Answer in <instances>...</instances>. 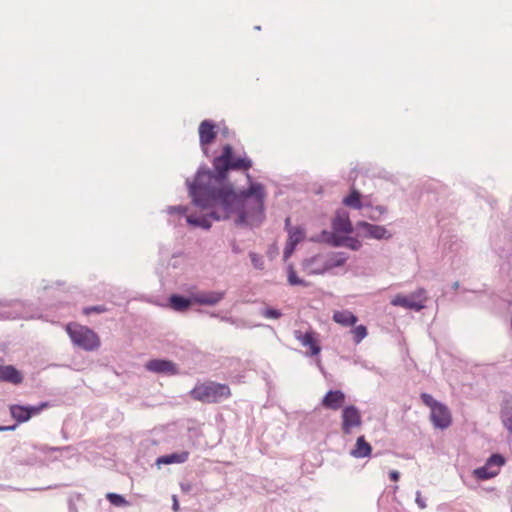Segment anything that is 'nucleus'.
I'll return each mask as SVG.
<instances>
[{
	"instance_id": "f257e3e1",
	"label": "nucleus",
	"mask_w": 512,
	"mask_h": 512,
	"mask_svg": "<svg viewBox=\"0 0 512 512\" xmlns=\"http://www.w3.org/2000/svg\"><path fill=\"white\" fill-rule=\"evenodd\" d=\"M251 167L252 161L245 154L235 155L230 144L224 145L221 154L213 160L216 174L200 171L190 186L193 203L204 210L211 209V212L202 217L188 215L187 222L205 229L211 227L209 218L225 220L235 217L237 225L260 224L264 218V186L251 182L246 191L236 193L231 185H224L229 170L248 171Z\"/></svg>"
},
{
	"instance_id": "f03ea898",
	"label": "nucleus",
	"mask_w": 512,
	"mask_h": 512,
	"mask_svg": "<svg viewBox=\"0 0 512 512\" xmlns=\"http://www.w3.org/2000/svg\"><path fill=\"white\" fill-rule=\"evenodd\" d=\"M347 256L342 252H321L305 258L301 270L306 275H322L345 264Z\"/></svg>"
},
{
	"instance_id": "7ed1b4c3",
	"label": "nucleus",
	"mask_w": 512,
	"mask_h": 512,
	"mask_svg": "<svg viewBox=\"0 0 512 512\" xmlns=\"http://www.w3.org/2000/svg\"><path fill=\"white\" fill-rule=\"evenodd\" d=\"M188 395L196 401L212 404L220 403L231 395L230 387L214 381L197 382Z\"/></svg>"
},
{
	"instance_id": "20e7f679",
	"label": "nucleus",
	"mask_w": 512,
	"mask_h": 512,
	"mask_svg": "<svg viewBox=\"0 0 512 512\" xmlns=\"http://www.w3.org/2000/svg\"><path fill=\"white\" fill-rule=\"evenodd\" d=\"M65 331L73 346L84 351H95L101 345L98 334L91 328L79 324V322H67Z\"/></svg>"
},
{
	"instance_id": "39448f33",
	"label": "nucleus",
	"mask_w": 512,
	"mask_h": 512,
	"mask_svg": "<svg viewBox=\"0 0 512 512\" xmlns=\"http://www.w3.org/2000/svg\"><path fill=\"white\" fill-rule=\"evenodd\" d=\"M295 338L301 343L303 347H307L308 350L305 352V356L307 357H316V365L321 371L323 375L326 374V371L322 365L321 359L319 355L322 350V346L320 345L318 339V333L313 331L312 329L307 330L306 332H302L300 330L294 331Z\"/></svg>"
},
{
	"instance_id": "423d86ee",
	"label": "nucleus",
	"mask_w": 512,
	"mask_h": 512,
	"mask_svg": "<svg viewBox=\"0 0 512 512\" xmlns=\"http://www.w3.org/2000/svg\"><path fill=\"white\" fill-rule=\"evenodd\" d=\"M51 403L49 401H41L36 405L31 404H10L9 413L11 418L17 424L28 422L31 418L39 415L43 410L49 408Z\"/></svg>"
},
{
	"instance_id": "0eeeda50",
	"label": "nucleus",
	"mask_w": 512,
	"mask_h": 512,
	"mask_svg": "<svg viewBox=\"0 0 512 512\" xmlns=\"http://www.w3.org/2000/svg\"><path fill=\"white\" fill-rule=\"evenodd\" d=\"M427 293L425 289L419 288L409 295L398 294L392 300L393 306H400L405 309L419 311L425 307Z\"/></svg>"
},
{
	"instance_id": "6e6552de",
	"label": "nucleus",
	"mask_w": 512,
	"mask_h": 512,
	"mask_svg": "<svg viewBox=\"0 0 512 512\" xmlns=\"http://www.w3.org/2000/svg\"><path fill=\"white\" fill-rule=\"evenodd\" d=\"M362 424V414L356 405L349 404L343 407L341 412V430L343 434H351L353 429L361 427Z\"/></svg>"
},
{
	"instance_id": "1a4fd4ad",
	"label": "nucleus",
	"mask_w": 512,
	"mask_h": 512,
	"mask_svg": "<svg viewBox=\"0 0 512 512\" xmlns=\"http://www.w3.org/2000/svg\"><path fill=\"white\" fill-rule=\"evenodd\" d=\"M145 368L149 372L164 376H173L179 374L178 365L167 358L151 359L146 362Z\"/></svg>"
},
{
	"instance_id": "9d476101",
	"label": "nucleus",
	"mask_w": 512,
	"mask_h": 512,
	"mask_svg": "<svg viewBox=\"0 0 512 512\" xmlns=\"http://www.w3.org/2000/svg\"><path fill=\"white\" fill-rule=\"evenodd\" d=\"M430 420L434 428L445 430L452 424V415L448 406L440 403L437 407H433L430 411Z\"/></svg>"
},
{
	"instance_id": "9b49d317",
	"label": "nucleus",
	"mask_w": 512,
	"mask_h": 512,
	"mask_svg": "<svg viewBox=\"0 0 512 512\" xmlns=\"http://www.w3.org/2000/svg\"><path fill=\"white\" fill-rule=\"evenodd\" d=\"M346 402V394L340 389H329L321 399V406L325 409H343Z\"/></svg>"
},
{
	"instance_id": "f8f14e48",
	"label": "nucleus",
	"mask_w": 512,
	"mask_h": 512,
	"mask_svg": "<svg viewBox=\"0 0 512 512\" xmlns=\"http://www.w3.org/2000/svg\"><path fill=\"white\" fill-rule=\"evenodd\" d=\"M199 143L205 154H207L208 146L214 142L217 136L216 126L210 120H204L198 128Z\"/></svg>"
},
{
	"instance_id": "ddd939ff",
	"label": "nucleus",
	"mask_w": 512,
	"mask_h": 512,
	"mask_svg": "<svg viewBox=\"0 0 512 512\" xmlns=\"http://www.w3.org/2000/svg\"><path fill=\"white\" fill-rule=\"evenodd\" d=\"M305 236V230L300 226L288 229V239L283 252L284 260H287L292 256L297 244L302 242L305 239Z\"/></svg>"
},
{
	"instance_id": "4468645a",
	"label": "nucleus",
	"mask_w": 512,
	"mask_h": 512,
	"mask_svg": "<svg viewBox=\"0 0 512 512\" xmlns=\"http://www.w3.org/2000/svg\"><path fill=\"white\" fill-rule=\"evenodd\" d=\"M502 395L500 419L504 428L512 434V394L507 391H502Z\"/></svg>"
},
{
	"instance_id": "2eb2a0df",
	"label": "nucleus",
	"mask_w": 512,
	"mask_h": 512,
	"mask_svg": "<svg viewBox=\"0 0 512 512\" xmlns=\"http://www.w3.org/2000/svg\"><path fill=\"white\" fill-rule=\"evenodd\" d=\"M357 227L359 229L364 230L363 236L366 238L381 240L389 239L391 237V234L388 232V230L381 225H375L365 221H360L357 223Z\"/></svg>"
},
{
	"instance_id": "dca6fc26",
	"label": "nucleus",
	"mask_w": 512,
	"mask_h": 512,
	"mask_svg": "<svg viewBox=\"0 0 512 512\" xmlns=\"http://www.w3.org/2000/svg\"><path fill=\"white\" fill-rule=\"evenodd\" d=\"M23 380V373L14 365H0V382L20 385Z\"/></svg>"
},
{
	"instance_id": "f3484780",
	"label": "nucleus",
	"mask_w": 512,
	"mask_h": 512,
	"mask_svg": "<svg viewBox=\"0 0 512 512\" xmlns=\"http://www.w3.org/2000/svg\"><path fill=\"white\" fill-rule=\"evenodd\" d=\"M189 451H175L169 454L160 455L155 460V465L158 468H161L163 465H171V464H182L185 463L189 458Z\"/></svg>"
},
{
	"instance_id": "a211bd4d",
	"label": "nucleus",
	"mask_w": 512,
	"mask_h": 512,
	"mask_svg": "<svg viewBox=\"0 0 512 512\" xmlns=\"http://www.w3.org/2000/svg\"><path fill=\"white\" fill-rule=\"evenodd\" d=\"M334 236L348 234L352 231V224L349 215L345 211L338 212L332 221Z\"/></svg>"
},
{
	"instance_id": "6ab92c4d",
	"label": "nucleus",
	"mask_w": 512,
	"mask_h": 512,
	"mask_svg": "<svg viewBox=\"0 0 512 512\" xmlns=\"http://www.w3.org/2000/svg\"><path fill=\"white\" fill-rule=\"evenodd\" d=\"M372 445L365 439L364 435L357 437L354 447L350 451V455L356 459L370 457L372 454Z\"/></svg>"
},
{
	"instance_id": "aec40b11",
	"label": "nucleus",
	"mask_w": 512,
	"mask_h": 512,
	"mask_svg": "<svg viewBox=\"0 0 512 512\" xmlns=\"http://www.w3.org/2000/svg\"><path fill=\"white\" fill-rule=\"evenodd\" d=\"M223 298V293L214 291H200L192 294V302L200 305H215Z\"/></svg>"
},
{
	"instance_id": "412c9836",
	"label": "nucleus",
	"mask_w": 512,
	"mask_h": 512,
	"mask_svg": "<svg viewBox=\"0 0 512 512\" xmlns=\"http://www.w3.org/2000/svg\"><path fill=\"white\" fill-rule=\"evenodd\" d=\"M500 473L499 469H492L485 463L483 466L477 467L473 470L472 475L477 481H486L496 477Z\"/></svg>"
},
{
	"instance_id": "4be33fe9",
	"label": "nucleus",
	"mask_w": 512,
	"mask_h": 512,
	"mask_svg": "<svg viewBox=\"0 0 512 512\" xmlns=\"http://www.w3.org/2000/svg\"><path fill=\"white\" fill-rule=\"evenodd\" d=\"M86 500L84 494L80 492H70L67 497L68 512H79L80 508L85 505Z\"/></svg>"
},
{
	"instance_id": "5701e85b",
	"label": "nucleus",
	"mask_w": 512,
	"mask_h": 512,
	"mask_svg": "<svg viewBox=\"0 0 512 512\" xmlns=\"http://www.w3.org/2000/svg\"><path fill=\"white\" fill-rule=\"evenodd\" d=\"M339 324L349 327L351 326L352 329L350 330V333L353 335V342L355 344H359L367 335L368 330L367 327L363 324L356 325L357 322H338Z\"/></svg>"
},
{
	"instance_id": "b1692460",
	"label": "nucleus",
	"mask_w": 512,
	"mask_h": 512,
	"mask_svg": "<svg viewBox=\"0 0 512 512\" xmlns=\"http://www.w3.org/2000/svg\"><path fill=\"white\" fill-rule=\"evenodd\" d=\"M343 204L349 208L353 209H361L363 206H369L367 203H362V195L361 193L353 188L350 194L343 198Z\"/></svg>"
},
{
	"instance_id": "393cba45",
	"label": "nucleus",
	"mask_w": 512,
	"mask_h": 512,
	"mask_svg": "<svg viewBox=\"0 0 512 512\" xmlns=\"http://www.w3.org/2000/svg\"><path fill=\"white\" fill-rule=\"evenodd\" d=\"M169 304L174 310L184 311L193 305L192 295L189 298L180 295H172L169 299Z\"/></svg>"
},
{
	"instance_id": "a878e982",
	"label": "nucleus",
	"mask_w": 512,
	"mask_h": 512,
	"mask_svg": "<svg viewBox=\"0 0 512 512\" xmlns=\"http://www.w3.org/2000/svg\"><path fill=\"white\" fill-rule=\"evenodd\" d=\"M333 244L335 246L344 245L352 250H358L361 247V242L356 238L343 236H333Z\"/></svg>"
},
{
	"instance_id": "bb28decb",
	"label": "nucleus",
	"mask_w": 512,
	"mask_h": 512,
	"mask_svg": "<svg viewBox=\"0 0 512 512\" xmlns=\"http://www.w3.org/2000/svg\"><path fill=\"white\" fill-rule=\"evenodd\" d=\"M105 498L114 507L123 508L130 505V502L126 497L119 493L108 492L106 493Z\"/></svg>"
},
{
	"instance_id": "cd10ccee",
	"label": "nucleus",
	"mask_w": 512,
	"mask_h": 512,
	"mask_svg": "<svg viewBox=\"0 0 512 512\" xmlns=\"http://www.w3.org/2000/svg\"><path fill=\"white\" fill-rule=\"evenodd\" d=\"M485 463L487 464V466H491V467H498L497 469H499L500 467L504 466L506 464V458L501 454V453H492L485 461Z\"/></svg>"
},
{
	"instance_id": "c85d7f7f",
	"label": "nucleus",
	"mask_w": 512,
	"mask_h": 512,
	"mask_svg": "<svg viewBox=\"0 0 512 512\" xmlns=\"http://www.w3.org/2000/svg\"><path fill=\"white\" fill-rule=\"evenodd\" d=\"M288 283L292 286H296V285L307 286L308 285V283L305 280H303L297 276L293 265L288 266Z\"/></svg>"
},
{
	"instance_id": "c756f323",
	"label": "nucleus",
	"mask_w": 512,
	"mask_h": 512,
	"mask_svg": "<svg viewBox=\"0 0 512 512\" xmlns=\"http://www.w3.org/2000/svg\"><path fill=\"white\" fill-rule=\"evenodd\" d=\"M420 399L427 407L430 408V411L433 410V407H437L441 403L427 392H422L420 394Z\"/></svg>"
},
{
	"instance_id": "7c9ffc66",
	"label": "nucleus",
	"mask_w": 512,
	"mask_h": 512,
	"mask_svg": "<svg viewBox=\"0 0 512 512\" xmlns=\"http://www.w3.org/2000/svg\"><path fill=\"white\" fill-rule=\"evenodd\" d=\"M333 320H357L350 311H337L333 315Z\"/></svg>"
},
{
	"instance_id": "2f4dec72",
	"label": "nucleus",
	"mask_w": 512,
	"mask_h": 512,
	"mask_svg": "<svg viewBox=\"0 0 512 512\" xmlns=\"http://www.w3.org/2000/svg\"><path fill=\"white\" fill-rule=\"evenodd\" d=\"M261 315L265 318H273V319H277V318H280L282 315H281V312L277 309H273V308H265L263 309Z\"/></svg>"
},
{
	"instance_id": "473e14b6",
	"label": "nucleus",
	"mask_w": 512,
	"mask_h": 512,
	"mask_svg": "<svg viewBox=\"0 0 512 512\" xmlns=\"http://www.w3.org/2000/svg\"><path fill=\"white\" fill-rule=\"evenodd\" d=\"M250 258H251V261H252L254 267H256L257 269H263L264 261L261 256H259L256 253H251Z\"/></svg>"
},
{
	"instance_id": "72a5a7b5",
	"label": "nucleus",
	"mask_w": 512,
	"mask_h": 512,
	"mask_svg": "<svg viewBox=\"0 0 512 512\" xmlns=\"http://www.w3.org/2000/svg\"><path fill=\"white\" fill-rule=\"evenodd\" d=\"M386 212V209L383 206H377L373 210L371 214L368 215V217L372 220H378L381 215H383Z\"/></svg>"
},
{
	"instance_id": "f704fd0d",
	"label": "nucleus",
	"mask_w": 512,
	"mask_h": 512,
	"mask_svg": "<svg viewBox=\"0 0 512 512\" xmlns=\"http://www.w3.org/2000/svg\"><path fill=\"white\" fill-rule=\"evenodd\" d=\"M104 311H105V307L104 306L97 305V306H92V307L85 308L84 314L86 316H89L91 312L101 313V312H104Z\"/></svg>"
},
{
	"instance_id": "c9c22d12",
	"label": "nucleus",
	"mask_w": 512,
	"mask_h": 512,
	"mask_svg": "<svg viewBox=\"0 0 512 512\" xmlns=\"http://www.w3.org/2000/svg\"><path fill=\"white\" fill-rule=\"evenodd\" d=\"M168 212L170 214H173V213L185 214L187 212V208L184 206H172V207L168 208Z\"/></svg>"
},
{
	"instance_id": "e433bc0d",
	"label": "nucleus",
	"mask_w": 512,
	"mask_h": 512,
	"mask_svg": "<svg viewBox=\"0 0 512 512\" xmlns=\"http://www.w3.org/2000/svg\"><path fill=\"white\" fill-rule=\"evenodd\" d=\"M415 502H416V504L418 505V507H419L420 509H424V508H426V502H425V499H424V498H422V496H421V492H420V491H417V492H416Z\"/></svg>"
},
{
	"instance_id": "4c0bfd02",
	"label": "nucleus",
	"mask_w": 512,
	"mask_h": 512,
	"mask_svg": "<svg viewBox=\"0 0 512 512\" xmlns=\"http://www.w3.org/2000/svg\"><path fill=\"white\" fill-rule=\"evenodd\" d=\"M18 426H19V424H17L16 421L11 425H0V431L1 432L15 431Z\"/></svg>"
},
{
	"instance_id": "58836bf2",
	"label": "nucleus",
	"mask_w": 512,
	"mask_h": 512,
	"mask_svg": "<svg viewBox=\"0 0 512 512\" xmlns=\"http://www.w3.org/2000/svg\"><path fill=\"white\" fill-rule=\"evenodd\" d=\"M389 479L392 481V482H397L399 481L400 479V472L397 471V470H391L389 472Z\"/></svg>"
},
{
	"instance_id": "ea45409f",
	"label": "nucleus",
	"mask_w": 512,
	"mask_h": 512,
	"mask_svg": "<svg viewBox=\"0 0 512 512\" xmlns=\"http://www.w3.org/2000/svg\"><path fill=\"white\" fill-rule=\"evenodd\" d=\"M172 510L178 512L180 510V504L176 495L172 496Z\"/></svg>"
},
{
	"instance_id": "a19ab883",
	"label": "nucleus",
	"mask_w": 512,
	"mask_h": 512,
	"mask_svg": "<svg viewBox=\"0 0 512 512\" xmlns=\"http://www.w3.org/2000/svg\"><path fill=\"white\" fill-rule=\"evenodd\" d=\"M70 447L67 446V447H64L63 449H69ZM62 448H58V447H48L47 445H43L41 446L40 450L42 452H47V451H59L61 450Z\"/></svg>"
},
{
	"instance_id": "79ce46f5",
	"label": "nucleus",
	"mask_w": 512,
	"mask_h": 512,
	"mask_svg": "<svg viewBox=\"0 0 512 512\" xmlns=\"http://www.w3.org/2000/svg\"><path fill=\"white\" fill-rule=\"evenodd\" d=\"M68 486H71V484L60 483V484L49 485L45 488H41L40 490H50V489H57L60 487H68Z\"/></svg>"
},
{
	"instance_id": "37998d69",
	"label": "nucleus",
	"mask_w": 512,
	"mask_h": 512,
	"mask_svg": "<svg viewBox=\"0 0 512 512\" xmlns=\"http://www.w3.org/2000/svg\"><path fill=\"white\" fill-rule=\"evenodd\" d=\"M180 487L183 493H189L192 490L191 483H180Z\"/></svg>"
},
{
	"instance_id": "c03bdc74",
	"label": "nucleus",
	"mask_w": 512,
	"mask_h": 512,
	"mask_svg": "<svg viewBox=\"0 0 512 512\" xmlns=\"http://www.w3.org/2000/svg\"><path fill=\"white\" fill-rule=\"evenodd\" d=\"M233 324H236V327L237 328H246L247 325H246V322L244 321H241V322H232ZM253 326H248V328H252Z\"/></svg>"
},
{
	"instance_id": "a18cd8bd",
	"label": "nucleus",
	"mask_w": 512,
	"mask_h": 512,
	"mask_svg": "<svg viewBox=\"0 0 512 512\" xmlns=\"http://www.w3.org/2000/svg\"><path fill=\"white\" fill-rule=\"evenodd\" d=\"M188 431L189 433L191 434V436H198L199 435V429L197 428H188Z\"/></svg>"
},
{
	"instance_id": "49530a36",
	"label": "nucleus",
	"mask_w": 512,
	"mask_h": 512,
	"mask_svg": "<svg viewBox=\"0 0 512 512\" xmlns=\"http://www.w3.org/2000/svg\"><path fill=\"white\" fill-rule=\"evenodd\" d=\"M285 227H286V230H287V231H288V229H289V228H291V226H290V218H287V219L285 220Z\"/></svg>"
}]
</instances>
